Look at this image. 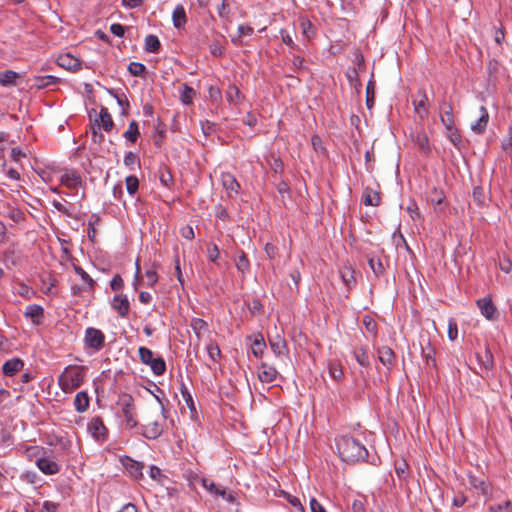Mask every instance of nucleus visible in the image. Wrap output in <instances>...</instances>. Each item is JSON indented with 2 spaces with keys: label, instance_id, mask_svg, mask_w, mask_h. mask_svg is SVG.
Segmentation results:
<instances>
[{
  "label": "nucleus",
  "instance_id": "1",
  "mask_svg": "<svg viewBox=\"0 0 512 512\" xmlns=\"http://www.w3.org/2000/svg\"><path fill=\"white\" fill-rule=\"evenodd\" d=\"M335 443L340 458L347 463L364 461L368 456L366 447L352 436L337 437Z\"/></svg>",
  "mask_w": 512,
  "mask_h": 512
},
{
  "label": "nucleus",
  "instance_id": "2",
  "mask_svg": "<svg viewBox=\"0 0 512 512\" xmlns=\"http://www.w3.org/2000/svg\"><path fill=\"white\" fill-rule=\"evenodd\" d=\"M84 380V368L76 365L67 366L58 377V384L64 393L79 388Z\"/></svg>",
  "mask_w": 512,
  "mask_h": 512
},
{
  "label": "nucleus",
  "instance_id": "3",
  "mask_svg": "<svg viewBox=\"0 0 512 512\" xmlns=\"http://www.w3.org/2000/svg\"><path fill=\"white\" fill-rule=\"evenodd\" d=\"M9 157L11 160H19L20 158H32L31 151L28 147L15 146L9 141V134L0 131V158Z\"/></svg>",
  "mask_w": 512,
  "mask_h": 512
},
{
  "label": "nucleus",
  "instance_id": "4",
  "mask_svg": "<svg viewBox=\"0 0 512 512\" xmlns=\"http://www.w3.org/2000/svg\"><path fill=\"white\" fill-rule=\"evenodd\" d=\"M166 424V415L165 408L161 404V415H156L155 418L150 417L148 422L144 425H141L140 434L149 440H155L159 438L164 432Z\"/></svg>",
  "mask_w": 512,
  "mask_h": 512
},
{
  "label": "nucleus",
  "instance_id": "5",
  "mask_svg": "<svg viewBox=\"0 0 512 512\" xmlns=\"http://www.w3.org/2000/svg\"><path fill=\"white\" fill-rule=\"evenodd\" d=\"M119 405L121 407V414L124 419L125 426L128 429L138 427L139 423L132 396L128 394L122 395L119 399Z\"/></svg>",
  "mask_w": 512,
  "mask_h": 512
},
{
  "label": "nucleus",
  "instance_id": "6",
  "mask_svg": "<svg viewBox=\"0 0 512 512\" xmlns=\"http://www.w3.org/2000/svg\"><path fill=\"white\" fill-rule=\"evenodd\" d=\"M138 353L140 361L145 365H149L155 375L160 376L164 374L166 371V363L162 357L159 356L155 358L154 353L143 346L138 349Z\"/></svg>",
  "mask_w": 512,
  "mask_h": 512
},
{
  "label": "nucleus",
  "instance_id": "7",
  "mask_svg": "<svg viewBox=\"0 0 512 512\" xmlns=\"http://www.w3.org/2000/svg\"><path fill=\"white\" fill-rule=\"evenodd\" d=\"M84 343L87 348L98 352L105 345V335L101 330L89 327L85 330Z\"/></svg>",
  "mask_w": 512,
  "mask_h": 512
},
{
  "label": "nucleus",
  "instance_id": "8",
  "mask_svg": "<svg viewBox=\"0 0 512 512\" xmlns=\"http://www.w3.org/2000/svg\"><path fill=\"white\" fill-rule=\"evenodd\" d=\"M88 430L96 440H105L108 434L101 417H93L88 424Z\"/></svg>",
  "mask_w": 512,
  "mask_h": 512
},
{
  "label": "nucleus",
  "instance_id": "9",
  "mask_svg": "<svg viewBox=\"0 0 512 512\" xmlns=\"http://www.w3.org/2000/svg\"><path fill=\"white\" fill-rule=\"evenodd\" d=\"M92 126H95L98 130L103 129L106 132H110L112 130L114 122L106 107H101L99 116L94 120Z\"/></svg>",
  "mask_w": 512,
  "mask_h": 512
},
{
  "label": "nucleus",
  "instance_id": "10",
  "mask_svg": "<svg viewBox=\"0 0 512 512\" xmlns=\"http://www.w3.org/2000/svg\"><path fill=\"white\" fill-rule=\"evenodd\" d=\"M57 64L60 67L73 72L78 71L81 68L80 60L70 53L60 54L57 58Z\"/></svg>",
  "mask_w": 512,
  "mask_h": 512
},
{
  "label": "nucleus",
  "instance_id": "11",
  "mask_svg": "<svg viewBox=\"0 0 512 512\" xmlns=\"http://www.w3.org/2000/svg\"><path fill=\"white\" fill-rule=\"evenodd\" d=\"M476 304L478 308L481 311V314L488 320H493L496 318L497 315V309L496 306L493 304L490 297H484L481 299H478L476 301Z\"/></svg>",
  "mask_w": 512,
  "mask_h": 512
},
{
  "label": "nucleus",
  "instance_id": "12",
  "mask_svg": "<svg viewBox=\"0 0 512 512\" xmlns=\"http://www.w3.org/2000/svg\"><path fill=\"white\" fill-rule=\"evenodd\" d=\"M38 469L45 475H54L60 471V465L51 458L40 457L36 461Z\"/></svg>",
  "mask_w": 512,
  "mask_h": 512
},
{
  "label": "nucleus",
  "instance_id": "13",
  "mask_svg": "<svg viewBox=\"0 0 512 512\" xmlns=\"http://www.w3.org/2000/svg\"><path fill=\"white\" fill-rule=\"evenodd\" d=\"M378 360L390 370L396 362L394 351L388 346H382L377 349Z\"/></svg>",
  "mask_w": 512,
  "mask_h": 512
},
{
  "label": "nucleus",
  "instance_id": "14",
  "mask_svg": "<svg viewBox=\"0 0 512 512\" xmlns=\"http://www.w3.org/2000/svg\"><path fill=\"white\" fill-rule=\"evenodd\" d=\"M112 308L117 311L120 317H126L130 310V303L126 295H115L112 301Z\"/></svg>",
  "mask_w": 512,
  "mask_h": 512
},
{
  "label": "nucleus",
  "instance_id": "15",
  "mask_svg": "<svg viewBox=\"0 0 512 512\" xmlns=\"http://www.w3.org/2000/svg\"><path fill=\"white\" fill-rule=\"evenodd\" d=\"M61 183L69 189H76L82 183L81 176L74 170H66L61 175Z\"/></svg>",
  "mask_w": 512,
  "mask_h": 512
},
{
  "label": "nucleus",
  "instance_id": "16",
  "mask_svg": "<svg viewBox=\"0 0 512 512\" xmlns=\"http://www.w3.org/2000/svg\"><path fill=\"white\" fill-rule=\"evenodd\" d=\"M123 465L127 472L135 479H139L143 477V468L144 464L141 462H138L130 457H126L123 460Z\"/></svg>",
  "mask_w": 512,
  "mask_h": 512
},
{
  "label": "nucleus",
  "instance_id": "17",
  "mask_svg": "<svg viewBox=\"0 0 512 512\" xmlns=\"http://www.w3.org/2000/svg\"><path fill=\"white\" fill-rule=\"evenodd\" d=\"M440 111H441V122L446 127L454 125V115L452 105L443 99L440 102Z\"/></svg>",
  "mask_w": 512,
  "mask_h": 512
},
{
  "label": "nucleus",
  "instance_id": "18",
  "mask_svg": "<svg viewBox=\"0 0 512 512\" xmlns=\"http://www.w3.org/2000/svg\"><path fill=\"white\" fill-rule=\"evenodd\" d=\"M277 370L266 363H262L258 369V378L263 383H271L277 377Z\"/></svg>",
  "mask_w": 512,
  "mask_h": 512
},
{
  "label": "nucleus",
  "instance_id": "19",
  "mask_svg": "<svg viewBox=\"0 0 512 512\" xmlns=\"http://www.w3.org/2000/svg\"><path fill=\"white\" fill-rule=\"evenodd\" d=\"M24 315L30 318L33 324L40 325L44 317V310L40 305L31 304L26 307Z\"/></svg>",
  "mask_w": 512,
  "mask_h": 512
},
{
  "label": "nucleus",
  "instance_id": "20",
  "mask_svg": "<svg viewBox=\"0 0 512 512\" xmlns=\"http://www.w3.org/2000/svg\"><path fill=\"white\" fill-rule=\"evenodd\" d=\"M24 362L20 358L7 360L2 366V372L5 376H14L22 370Z\"/></svg>",
  "mask_w": 512,
  "mask_h": 512
},
{
  "label": "nucleus",
  "instance_id": "21",
  "mask_svg": "<svg viewBox=\"0 0 512 512\" xmlns=\"http://www.w3.org/2000/svg\"><path fill=\"white\" fill-rule=\"evenodd\" d=\"M481 115L479 119L471 124V130L477 134H481L486 130L487 124L489 122V113L485 106L480 107Z\"/></svg>",
  "mask_w": 512,
  "mask_h": 512
},
{
  "label": "nucleus",
  "instance_id": "22",
  "mask_svg": "<svg viewBox=\"0 0 512 512\" xmlns=\"http://www.w3.org/2000/svg\"><path fill=\"white\" fill-rule=\"evenodd\" d=\"M421 353L422 357L425 360V363L427 366H430L432 368L436 367V359H435V348L431 346V343L429 340H427V343L424 344L421 343Z\"/></svg>",
  "mask_w": 512,
  "mask_h": 512
},
{
  "label": "nucleus",
  "instance_id": "23",
  "mask_svg": "<svg viewBox=\"0 0 512 512\" xmlns=\"http://www.w3.org/2000/svg\"><path fill=\"white\" fill-rule=\"evenodd\" d=\"M470 485L478 490L483 496H487L491 494V486L490 484L482 477L470 476L469 477Z\"/></svg>",
  "mask_w": 512,
  "mask_h": 512
},
{
  "label": "nucleus",
  "instance_id": "24",
  "mask_svg": "<svg viewBox=\"0 0 512 512\" xmlns=\"http://www.w3.org/2000/svg\"><path fill=\"white\" fill-rule=\"evenodd\" d=\"M172 21H173L174 27L177 29L182 28L186 24L187 17H186V11H185V8L183 5H181V4L176 5V7L174 8L173 13H172Z\"/></svg>",
  "mask_w": 512,
  "mask_h": 512
},
{
  "label": "nucleus",
  "instance_id": "25",
  "mask_svg": "<svg viewBox=\"0 0 512 512\" xmlns=\"http://www.w3.org/2000/svg\"><path fill=\"white\" fill-rule=\"evenodd\" d=\"M271 350L277 356H284L288 353L287 343L284 338L277 336L269 341Z\"/></svg>",
  "mask_w": 512,
  "mask_h": 512
},
{
  "label": "nucleus",
  "instance_id": "26",
  "mask_svg": "<svg viewBox=\"0 0 512 512\" xmlns=\"http://www.w3.org/2000/svg\"><path fill=\"white\" fill-rule=\"evenodd\" d=\"M340 277L342 279L343 284L347 288H351L355 285V270L351 266H344L339 271Z\"/></svg>",
  "mask_w": 512,
  "mask_h": 512
},
{
  "label": "nucleus",
  "instance_id": "27",
  "mask_svg": "<svg viewBox=\"0 0 512 512\" xmlns=\"http://www.w3.org/2000/svg\"><path fill=\"white\" fill-rule=\"evenodd\" d=\"M380 195L377 191L366 187L362 194V202L366 206H378L380 203Z\"/></svg>",
  "mask_w": 512,
  "mask_h": 512
},
{
  "label": "nucleus",
  "instance_id": "28",
  "mask_svg": "<svg viewBox=\"0 0 512 512\" xmlns=\"http://www.w3.org/2000/svg\"><path fill=\"white\" fill-rule=\"evenodd\" d=\"M90 399L86 392L80 391L76 394L74 399V407L77 412L83 413L89 408Z\"/></svg>",
  "mask_w": 512,
  "mask_h": 512
},
{
  "label": "nucleus",
  "instance_id": "29",
  "mask_svg": "<svg viewBox=\"0 0 512 512\" xmlns=\"http://www.w3.org/2000/svg\"><path fill=\"white\" fill-rule=\"evenodd\" d=\"M58 81L59 79L52 75L35 76L33 78V86L38 89H43L58 83Z\"/></svg>",
  "mask_w": 512,
  "mask_h": 512
},
{
  "label": "nucleus",
  "instance_id": "30",
  "mask_svg": "<svg viewBox=\"0 0 512 512\" xmlns=\"http://www.w3.org/2000/svg\"><path fill=\"white\" fill-rule=\"evenodd\" d=\"M477 359L479 361L480 366L484 368L486 371L491 370L494 366L493 354L489 348H485L483 353H478Z\"/></svg>",
  "mask_w": 512,
  "mask_h": 512
},
{
  "label": "nucleus",
  "instance_id": "31",
  "mask_svg": "<svg viewBox=\"0 0 512 512\" xmlns=\"http://www.w3.org/2000/svg\"><path fill=\"white\" fill-rule=\"evenodd\" d=\"M238 34L231 37V41L235 46H241L243 44L242 37L244 35L250 36L253 34L254 29L248 25H239L238 26Z\"/></svg>",
  "mask_w": 512,
  "mask_h": 512
},
{
  "label": "nucleus",
  "instance_id": "32",
  "mask_svg": "<svg viewBox=\"0 0 512 512\" xmlns=\"http://www.w3.org/2000/svg\"><path fill=\"white\" fill-rule=\"evenodd\" d=\"M161 47L159 38L156 35L150 34L145 37L144 49L149 53H157Z\"/></svg>",
  "mask_w": 512,
  "mask_h": 512
},
{
  "label": "nucleus",
  "instance_id": "33",
  "mask_svg": "<svg viewBox=\"0 0 512 512\" xmlns=\"http://www.w3.org/2000/svg\"><path fill=\"white\" fill-rule=\"evenodd\" d=\"M367 260L369 267L376 277H379L384 273L385 268L380 258L375 255H368Z\"/></svg>",
  "mask_w": 512,
  "mask_h": 512
},
{
  "label": "nucleus",
  "instance_id": "34",
  "mask_svg": "<svg viewBox=\"0 0 512 512\" xmlns=\"http://www.w3.org/2000/svg\"><path fill=\"white\" fill-rule=\"evenodd\" d=\"M222 184L226 190L238 193L240 185L233 175L230 173L222 174Z\"/></svg>",
  "mask_w": 512,
  "mask_h": 512
},
{
  "label": "nucleus",
  "instance_id": "35",
  "mask_svg": "<svg viewBox=\"0 0 512 512\" xmlns=\"http://www.w3.org/2000/svg\"><path fill=\"white\" fill-rule=\"evenodd\" d=\"M19 78V74L13 70H6L0 73V85L11 86L16 84V80Z\"/></svg>",
  "mask_w": 512,
  "mask_h": 512
},
{
  "label": "nucleus",
  "instance_id": "36",
  "mask_svg": "<svg viewBox=\"0 0 512 512\" xmlns=\"http://www.w3.org/2000/svg\"><path fill=\"white\" fill-rule=\"evenodd\" d=\"M179 92L180 100L184 105H190L193 102V98L196 93L195 90L188 84H183Z\"/></svg>",
  "mask_w": 512,
  "mask_h": 512
},
{
  "label": "nucleus",
  "instance_id": "37",
  "mask_svg": "<svg viewBox=\"0 0 512 512\" xmlns=\"http://www.w3.org/2000/svg\"><path fill=\"white\" fill-rule=\"evenodd\" d=\"M140 135L139 126L136 121L129 123L128 129L124 132V138L131 143H135Z\"/></svg>",
  "mask_w": 512,
  "mask_h": 512
},
{
  "label": "nucleus",
  "instance_id": "38",
  "mask_svg": "<svg viewBox=\"0 0 512 512\" xmlns=\"http://www.w3.org/2000/svg\"><path fill=\"white\" fill-rule=\"evenodd\" d=\"M353 355H354L355 360L362 367L370 366V359H369L368 351L365 347L356 348L353 352Z\"/></svg>",
  "mask_w": 512,
  "mask_h": 512
},
{
  "label": "nucleus",
  "instance_id": "39",
  "mask_svg": "<svg viewBox=\"0 0 512 512\" xmlns=\"http://www.w3.org/2000/svg\"><path fill=\"white\" fill-rule=\"evenodd\" d=\"M73 269L77 275L81 277L84 283L87 286L89 291L94 290L95 281L91 278V276L79 265H73Z\"/></svg>",
  "mask_w": 512,
  "mask_h": 512
},
{
  "label": "nucleus",
  "instance_id": "40",
  "mask_svg": "<svg viewBox=\"0 0 512 512\" xmlns=\"http://www.w3.org/2000/svg\"><path fill=\"white\" fill-rule=\"evenodd\" d=\"M206 350L212 362L217 363L220 360L222 353L215 341H210L206 346Z\"/></svg>",
  "mask_w": 512,
  "mask_h": 512
},
{
  "label": "nucleus",
  "instance_id": "41",
  "mask_svg": "<svg viewBox=\"0 0 512 512\" xmlns=\"http://www.w3.org/2000/svg\"><path fill=\"white\" fill-rule=\"evenodd\" d=\"M446 134L449 138V140L455 145L456 147L460 148L463 144L462 137L458 131V129L453 126L446 127Z\"/></svg>",
  "mask_w": 512,
  "mask_h": 512
},
{
  "label": "nucleus",
  "instance_id": "42",
  "mask_svg": "<svg viewBox=\"0 0 512 512\" xmlns=\"http://www.w3.org/2000/svg\"><path fill=\"white\" fill-rule=\"evenodd\" d=\"M420 93H421V98L419 100H414L413 105H414L415 111L420 115L421 118H423V117L427 116V114H428V111L425 107V104H426L428 98L424 91H422Z\"/></svg>",
  "mask_w": 512,
  "mask_h": 512
},
{
  "label": "nucleus",
  "instance_id": "43",
  "mask_svg": "<svg viewBox=\"0 0 512 512\" xmlns=\"http://www.w3.org/2000/svg\"><path fill=\"white\" fill-rule=\"evenodd\" d=\"M202 485L210 493H212L216 496L226 497V489L217 486L213 481H209L208 479H203Z\"/></svg>",
  "mask_w": 512,
  "mask_h": 512
},
{
  "label": "nucleus",
  "instance_id": "44",
  "mask_svg": "<svg viewBox=\"0 0 512 512\" xmlns=\"http://www.w3.org/2000/svg\"><path fill=\"white\" fill-rule=\"evenodd\" d=\"M265 347L266 343L264 341V338L261 335H259L252 342L251 352L256 358H259L262 356Z\"/></svg>",
  "mask_w": 512,
  "mask_h": 512
},
{
  "label": "nucleus",
  "instance_id": "45",
  "mask_svg": "<svg viewBox=\"0 0 512 512\" xmlns=\"http://www.w3.org/2000/svg\"><path fill=\"white\" fill-rule=\"evenodd\" d=\"M235 266L242 274L247 272L250 268V262L246 256V254L241 251L240 254L235 259Z\"/></svg>",
  "mask_w": 512,
  "mask_h": 512
},
{
  "label": "nucleus",
  "instance_id": "46",
  "mask_svg": "<svg viewBox=\"0 0 512 512\" xmlns=\"http://www.w3.org/2000/svg\"><path fill=\"white\" fill-rule=\"evenodd\" d=\"M300 28L302 30V34L308 39L312 38L315 34L313 24L306 17L300 18Z\"/></svg>",
  "mask_w": 512,
  "mask_h": 512
},
{
  "label": "nucleus",
  "instance_id": "47",
  "mask_svg": "<svg viewBox=\"0 0 512 512\" xmlns=\"http://www.w3.org/2000/svg\"><path fill=\"white\" fill-rule=\"evenodd\" d=\"M311 144L318 157H324L326 155V149L323 146L320 136L313 135L311 137Z\"/></svg>",
  "mask_w": 512,
  "mask_h": 512
},
{
  "label": "nucleus",
  "instance_id": "48",
  "mask_svg": "<svg viewBox=\"0 0 512 512\" xmlns=\"http://www.w3.org/2000/svg\"><path fill=\"white\" fill-rule=\"evenodd\" d=\"M109 93L116 99L117 104L121 107L122 114L126 115L128 113V109L130 107L129 101L126 98V96L124 94L118 95L113 90H109Z\"/></svg>",
  "mask_w": 512,
  "mask_h": 512
},
{
  "label": "nucleus",
  "instance_id": "49",
  "mask_svg": "<svg viewBox=\"0 0 512 512\" xmlns=\"http://www.w3.org/2000/svg\"><path fill=\"white\" fill-rule=\"evenodd\" d=\"M375 84L373 81H369L366 87V105L368 109H371L375 102Z\"/></svg>",
  "mask_w": 512,
  "mask_h": 512
},
{
  "label": "nucleus",
  "instance_id": "50",
  "mask_svg": "<svg viewBox=\"0 0 512 512\" xmlns=\"http://www.w3.org/2000/svg\"><path fill=\"white\" fill-rule=\"evenodd\" d=\"M408 464L405 460H396L395 461V471L399 478L405 479L408 476Z\"/></svg>",
  "mask_w": 512,
  "mask_h": 512
},
{
  "label": "nucleus",
  "instance_id": "51",
  "mask_svg": "<svg viewBox=\"0 0 512 512\" xmlns=\"http://www.w3.org/2000/svg\"><path fill=\"white\" fill-rule=\"evenodd\" d=\"M99 217L95 214L91 215L88 221V238L91 242H95L96 238V228L95 225L99 222Z\"/></svg>",
  "mask_w": 512,
  "mask_h": 512
},
{
  "label": "nucleus",
  "instance_id": "52",
  "mask_svg": "<svg viewBox=\"0 0 512 512\" xmlns=\"http://www.w3.org/2000/svg\"><path fill=\"white\" fill-rule=\"evenodd\" d=\"M128 71L133 76L142 77L146 72V67L140 62H131L128 66Z\"/></svg>",
  "mask_w": 512,
  "mask_h": 512
},
{
  "label": "nucleus",
  "instance_id": "53",
  "mask_svg": "<svg viewBox=\"0 0 512 512\" xmlns=\"http://www.w3.org/2000/svg\"><path fill=\"white\" fill-rule=\"evenodd\" d=\"M305 59L299 55H296V54H292V60H291V64H292V69L294 72H301V71H305L307 69V67L305 66Z\"/></svg>",
  "mask_w": 512,
  "mask_h": 512
},
{
  "label": "nucleus",
  "instance_id": "54",
  "mask_svg": "<svg viewBox=\"0 0 512 512\" xmlns=\"http://www.w3.org/2000/svg\"><path fill=\"white\" fill-rule=\"evenodd\" d=\"M280 35H281L282 42L285 45H287L288 47H290L293 50H296L299 52L302 51V49L297 44H295V42L293 41L291 35L287 32V30L281 29Z\"/></svg>",
  "mask_w": 512,
  "mask_h": 512
},
{
  "label": "nucleus",
  "instance_id": "55",
  "mask_svg": "<svg viewBox=\"0 0 512 512\" xmlns=\"http://www.w3.org/2000/svg\"><path fill=\"white\" fill-rule=\"evenodd\" d=\"M126 189L130 195H134L139 188V180L136 176H127L125 179Z\"/></svg>",
  "mask_w": 512,
  "mask_h": 512
},
{
  "label": "nucleus",
  "instance_id": "56",
  "mask_svg": "<svg viewBox=\"0 0 512 512\" xmlns=\"http://www.w3.org/2000/svg\"><path fill=\"white\" fill-rule=\"evenodd\" d=\"M181 394H182V397H183L185 403L191 410V412H196V407H195L193 397L184 384H182V386H181Z\"/></svg>",
  "mask_w": 512,
  "mask_h": 512
},
{
  "label": "nucleus",
  "instance_id": "57",
  "mask_svg": "<svg viewBox=\"0 0 512 512\" xmlns=\"http://www.w3.org/2000/svg\"><path fill=\"white\" fill-rule=\"evenodd\" d=\"M191 328L195 332L196 336L199 338L201 331L207 329V323L200 318H193L191 321Z\"/></svg>",
  "mask_w": 512,
  "mask_h": 512
},
{
  "label": "nucleus",
  "instance_id": "58",
  "mask_svg": "<svg viewBox=\"0 0 512 512\" xmlns=\"http://www.w3.org/2000/svg\"><path fill=\"white\" fill-rule=\"evenodd\" d=\"M363 325L365 326V329L372 334L373 336L377 335V323L376 321L370 317V316H364L363 317Z\"/></svg>",
  "mask_w": 512,
  "mask_h": 512
},
{
  "label": "nucleus",
  "instance_id": "59",
  "mask_svg": "<svg viewBox=\"0 0 512 512\" xmlns=\"http://www.w3.org/2000/svg\"><path fill=\"white\" fill-rule=\"evenodd\" d=\"M165 130H166L165 124L158 121L157 125L155 126V135H154V143L157 146H160L161 141L164 137Z\"/></svg>",
  "mask_w": 512,
  "mask_h": 512
},
{
  "label": "nucleus",
  "instance_id": "60",
  "mask_svg": "<svg viewBox=\"0 0 512 512\" xmlns=\"http://www.w3.org/2000/svg\"><path fill=\"white\" fill-rule=\"evenodd\" d=\"M431 203L435 206H440L444 203L445 195L442 191L433 189L430 196Z\"/></svg>",
  "mask_w": 512,
  "mask_h": 512
},
{
  "label": "nucleus",
  "instance_id": "61",
  "mask_svg": "<svg viewBox=\"0 0 512 512\" xmlns=\"http://www.w3.org/2000/svg\"><path fill=\"white\" fill-rule=\"evenodd\" d=\"M207 256L211 262L216 263L220 257V251L216 244H209L207 246Z\"/></svg>",
  "mask_w": 512,
  "mask_h": 512
},
{
  "label": "nucleus",
  "instance_id": "62",
  "mask_svg": "<svg viewBox=\"0 0 512 512\" xmlns=\"http://www.w3.org/2000/svg\"><path fill=\"white\" fill-rule=\"evenodd\" d=\"M458 336V326L455 319L450 318L448 321V338L451 341H455Z\"/></svg>",
  "mask_w": 512,
  "mask_h": 512
},
{
  "label": "nucleus",
  "instance_id": "63",
  "mask_svg": "<svg viewBox=\"0 0 512 512\" xmlns=\"http://www.w3.org/2000/svg\"><path fill=\"white\" fill-rule=\"evenodd\" d=\"M365 504H366L365 496H359L358 498L353 500L351 507L354 512H363L365 509Z\"/></svg>",
  "mask_w": 512,
  "mask_h": 512
},
{
  "label": "nucleus",
  "instance_id": "64",
  "mask_svg": "<svg viewBox=\"0 0 512 512\" xmlns=\"http://www.w3.org/2000/svg\"><path fill=\"white\" fill-rule=\"evenodd\" d=\"M329 374L335 380H340L343 377L342 368L337 364H331L329 366Z\"/></svg>",
  "mask_w": 512,
  "mask_h": 512
}]
</instances>
